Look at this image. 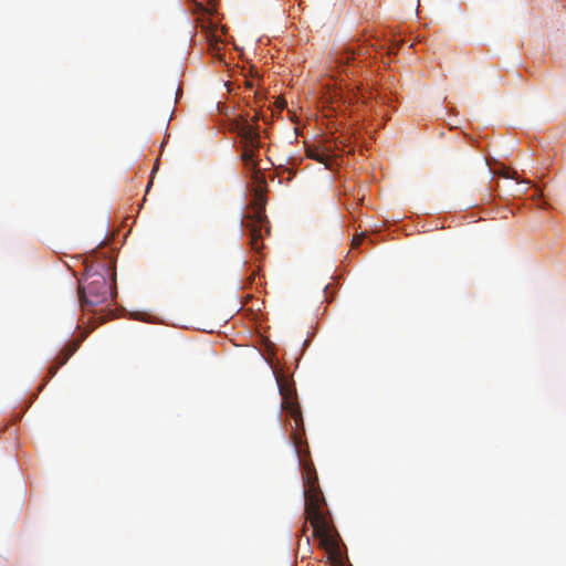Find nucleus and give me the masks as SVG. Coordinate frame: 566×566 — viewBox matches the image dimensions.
Instances as JSON below:
<instances>
[{"instance_id": "1", "label": "nucleus", "mask_w": 566, "mask_h": 566, "mask_svg": "<svg viewBox=\"0 0 566 566\" xmlns=\"http://www.w3.org/2000/svg\"><path fill=\"white\" fill-rule=\"evenodd\" d=\"M304 499L305 514L314 528V536L318 537L321 545L327 551L334 563H342V552L338 543V534L335 526L322 511L325 499L317 483L316 472L312 464H304Z\"/></svg>"}, {"instance_id": "2", "label": "nucleus", "mask_w": 566, "mask_h": 566, "mask_svg": "<svg viewBox=\"0 0 566 566\" xmlns=\"http://www.w3.org/2000/svg\"><path fill=\"white\" fill-rule=\"evenodd\" d=\"M113 261L103 262L94 269L93 263L91 265L85 264V279L84 283L78 286V296L82 308H88L106 304L112 301L116 292L114 291L113 284L106 279V275L111 271V263Z\"/></svg>"}, {"instance_id": "3", "label": "nucleus", "mask_w": 566, "mask_h": 566, "mask_svg": "<svg viewBox=\"0 0 566 566\" xmlns=\"http://www.w3.org/2000/svg\"><path fill=\"white\" fill-rule=\"evenodd\" d=\"M248 218L249 221L244 226L249 230L251 248H258V240L263 238V228H265L266 233H270L269 221L264 211V201L261 196L255 199L253 214Z\"/></svg>"}, {"instance_id": "4", "label": "nucleus", "mask_w": 566, "mask_h": 566, "mask_svg": "<svg viewBox=\"0 0 566 566\" xmlns=\"http://www.w3.org/2000/svg\"><path fill=\"white\" fill-rule=\"evenodd\" d=\"M234 130L241 138V147L260 148V134L256 126L242 120L235 123Z\"/></svg>"}, {"instance_id": "5", "label": "nucleus", "mask_w": 566, "mask_h": 566, "mask_svg": "<svg viewBox=\"0 0 566 566\" xmlns=\"http://www.w3.org/2000/svg\"><path fill=\"white\" fill-rule=\"evenodd\" d=\"M356 54L360 55L361 51L356 52L350 48H343L340 51H337L334 56V62L337 67L342 69L344 73L347 74L345 67L350 65V62L356 60Z\"/></svg>"}, {"instance_id": "6", "label": "nucleus", "mask_w": 566, "mask_h": 566, "mask_svg": "<svg viewBox=\"0 0 566 566\" xmlns=\"http://www.w3.org/2000/svg\"><path fill=\"white\" fill-rule=\"evenodd\" d=\"M306 156L321 164H324L325 166H328L329 156L325 151L321 150V148L317 146L307 147Z\"/></svg>"}, {"instance_id": "7", "label": "nucleus", "mask_w": 566, "mask_h": 566, "mask_svg": "<svg viewBox=\"0 0 566 566\" xmlns=\"http://www.w3.org/2000/svg\"><path fill=\"white\" fill-rule=\"evenodd\" d=\"M258 151L259 148L242 147L241 160L247 167L256 168L258 164L254 158Z\"/></svg>"}, {"instance_id": "8", "label": "nucleus", "mask_w": 566, "mask_h": 566, "mask_svg": "<svg viewBox=\"0 0 566 566\" xmlns=\"http://www.w3.org/2000/svg\"><path fill=\"white\" fill-rule=\"evenodd\" d=\"M69 359H70V358H67V356L62 355V354L60 353V354L56 356V358H55L56 364H55L54 366H51V367L49 368V375H50L51 377H53V376L56 374L57 369H59L60 367H62L64 364H66V361H67Z\"/></svg>"}, {"instance_id": "9", "label": "nucleus", "mask_w": 566, "mask_h": 566, "mask_svg": "<svg viewBox=\"0 0 566 566\" xmlns=\"http://www.w3.org/2000/svg\"><path fill=\"white\" fill-rule=\"evenodd\" d=\"M69 359H70V358H67V356L62 355V354L60 353V354L56 356V358H55L56 364H55L54 366H51V367L49 368V375H50L51 377H53V376L56 374L57 369H59L60 367H62L64 364H66V361H67Z\"/></svg>"}, {"instance_id": "10", "label": "nucleus", "mask_w": 566, "mask_h": 566, "mask_svg": "<svg viewBox=\"0 0 566 566\" xmlns=\"http://www.w3.org/2000/svg\"><path fill=\"white\" fill-rule=\"evenodd\" d=\"M364 243L376 244V241L370 235H366L364 233L361 235H357V237L353 238V245L354 247H358V245L364 244Z\"/></svg>"}, {"instance_id": "11", "label": "nucleus", "mask_w": 566, "mask_h": 566, "mask_svg": "<svg viewBox=\"0 0 566 566\" xmlns=\"http://www.w3.org/2000/svg\"><path fill=\"white\" fill-rule=\"evenodd\" d=\"M291 439L293 441L297 457H301L302 434L300 432L295 431L292 433Z\"/></svg>"}, {"instance_id": "12", "label": "nucleus", "mask_w": 566, "mask_h": 566, "mask_svg": "<svg viewBox=\"0 0 566 566\" xmlns=\"http://www.w3.org/2000/svg\"><path fill=\"white\" fill-rule=\"evenodd\" d=\"M78 348V344L75 342L69 343L62 350L61 354L70 358Z\"/></svg>"}, {"instance_id": "13", "label": "nucleus", "mask_w": 566, "mask_h": 566, "mask_svg": "<svg viewBox=\"0 0 566 566\" xmlns=\"http://www.w3.org/2000/svg\"><path fill=\"white\" fill-rule=\"evenodd\" d=\"M291 415L294 418L296 427H298L302 423V415L298 409L294 408L293 406L290 407Z\"/></svg>"}, {"instance_id": "14", "label": "nucleus", "mask_w": 566, "mask_h": 566, "mask_svg": "<svg viewBox=\"0 0 566 566\" xmlns=\"http://www.w3.org/2000/svg\"><path fill=\"white\" fill-rule=\"evenodd\" d=\"M360 98H361V103H363V104H367V98L365 97V95H364V94H361Z\"/></svg>"}, {"instance_id": "15", "label": "nucleus", "mask_w": 566, "mask_h": 566, "mask_svg": "<svg viewBox=\"0 0 566 566\" xmlns=\"http://www.w3.org/2000/svg\"><path fill=\"white\" fill-rule=\"evenodd\" d=\"M98 251H99V250L92 249V250H91V254H92V255H94V256H96V254H97V252H98Z\"/></svg>"}, {"instance_id": "16", "label": "nucleus", "mask_w": 566, "mask_h": 566, "mask_svg": "<svg viewBox=\"0 0 566 566\" xmlns=\"http://www.w3.org/2000/svg\"><path fill=\"white\" fill-rule=\"evenodd\" d=\"M95 248H97V249L104 248V242L103 241L99 242Z\"/></svg>"}, {"instance_id": "17", "label": "nucleus", "mask_w": 566, "mask_h": 566, "mask_svg": "<svg viewBox=\"0 0 566 566\" xmlns=\"http://www.w3.org/2000/svg\"><path fill=\"white\" fill-rule=\"evenodd\" d=\"M280 391H281V394H282L283 396L285 395V394H284V391H283V387H281V386H280Z\"/></svg>"}, {"instance_id": "18", "label": "nucleus", "mask_w": 566, "mask_h": 566, "mask_svg": "<svg viewBox=\"0 0 566 566\" xmlns=\"http://www.w3.org/2000/svg\"><path fill=\"white\" fill-rule=\"evenodd\" d=\"M285 405H287V406H289V405H290V402H289V401H285L284 403H282V407H285Z\"/></svg>"}, {"instance_id": "19", "label": "nucleus", "mask_w": 566, "mask_h": 566, "mask_svg": "<svg viewBox=\"0 0 566 566\" xmlns=\"http://www.w3.org/2000/svg\"><path fill=\"white\" fill-rule=\"evenodd\" d=\"M285 405H287V406H289V405H290V402H289V401H285L284 403H282V407H285Z\"/></svg>"}]
</instances>
